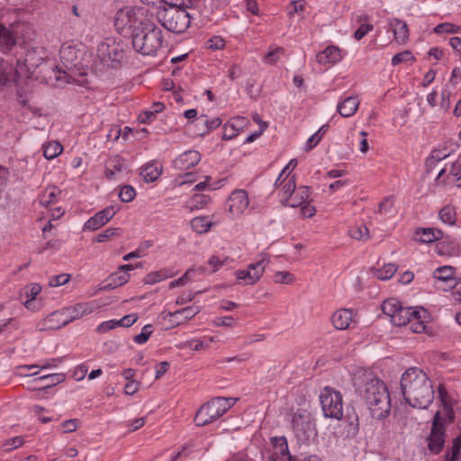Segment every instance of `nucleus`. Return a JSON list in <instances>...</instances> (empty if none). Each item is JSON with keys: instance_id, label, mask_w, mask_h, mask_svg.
I'll return each mask as SVG.
<instances>
[{"instance_id": "1", "label": "nucleus", "mask_w": 461, "mask_h": 461, "mask_svg": "<svg viewBox=\"0 0 461 461\" xmlns=\"http://www.w3.org/2000/svg\"><path fill=\"white\" fill-rule=\"evenodd\" d=\"M401 390L406 403L413 408L427 409L434 400L432 382L418 367H411L402 375Z\"/></svg>"}, {"instance_id": "2", "label": "nucleus", "mask_w": 461, "mask_h": 461, "mask_svg": "<svg viewBox=\"0 0 461 461\" xmlns=\"http://www.w3.org/2000/svg\"><path fill=\"white\" fill-rule=\"evenodd\" d=\"M86 47L80 41H69L62 44L59 57L66 69L59 68L56 79L68 84L74 83L72 74L85 75L87 65L84 63Z\"/></svg>"}, {"instance_id": "3", "label": "nucleus", "mask_w": 461, "mask_h": 461, "mask_svg": "<svg viewBox=\"0 0 461 461\" xmlns=\"http://www.w3.org/2000/svg\"><path fill=\"white\" fill-rule=\"evenodd\" d=\"M357 391L373 418L383 420L388 416L391 411V399L383 381L377 378L370 379Z\"/></svg>"}, {"instance_id": "4", "label": "nucleus", "mask_w": 461, "mask_h": 461, "mask_svg": "<svg viewBox=\"0 0 461 461\" xmlns=\"http://www.w3.org/2000/svg\"><path fill=\"white\" fill-rule=\"evenodd\" d=\"M163 44V32L161 29L149 21L140 31L132 33V46L134 50L144 56H154Z\"/></svg>"}, {"instance_id": "5", "label": "nucleus", "mask_w": 461, "mask_h": 461, "mask_svg": "<svg viewBox=\"0 0 461 461\" xmlns=\"http://www.w3.org/2000/svg\"><path fill=\"white\" fill-rule=\"evenodd\" d=\"M184 7H163L158 12L161 25L174 33H183L190 24L192 14Z\"/></svg>"}, {"instance_id": "6", "label": "nucleus", "mask_w": 461, "mask_h": 461, "mask_svg": "<svg viewBox=\"0 0 461 461\" xmlns=\"http://www.w3.org/2000/svg\"><path fill=\"white\" fill-rule=\"evenodd\" d=\"M149 21L145 9L125 6L115 14L114 26L120 33L131 30L132 34L137 30L140 31Z\"/></svg>"}, {"instance_id": "7", "label": "nucleus", "mask_w": 461, "mask_h": 461, "mask_svg": "<svg viewBox=\"0 0 461 461\" xmlns=\"http://www.w3.org/2000/svg\"><path fill=\"white\" fill-rule=\"evenodd\" d=\"M233 398L217 397L203 404L196 412L194 421L197 426H205L221 417L233 405Z\"/></svg>"}, {"instance_id": "8", "label": "nucleus", "mask_w": 461, "mask_h": 461, "mask_svg": "<svg viewBox=\"0 0 461 461\" xmlns=\"http://www.w3.org/2000/svg\"><path fill=\"white\" fill-rule=\"evenodd\" d=\"M124 47L122 40L107 37L98 44L97 57L104 66L115 68L122 63L125 57Z\"/></svg>"}, {"instance_id": "9", "label": "nucleus", "mask_w": 461, "mask_h": 461, "mask_svg": "<svg viewBox=\"0 0 461 461\" xmlns=\"http://www.w3.org/2000/svg\"><path fill=\"white\" fill-rule=\"evenodd\" d=\"M47 64V52L43 48L28 50L24 56L16 60V74L18 77H31L41 67Z\"/></svg>"}, {"instance_id": "10", "label": "nucleus", "mask_w": 461, "mask_h": 461, "mask_svg": "<svg viewBox=\"0 0 461 461\" xmlns=\"http://www.w3.org/2000/svg\"><path fill=\"white\" fill-rule=\"evenodd\" d=\"M320 401L324 416L341 420L343 417V399L339 391L326 386L320 394Z\"/></svg>"}, {"instance_id": "11", "label": "nucleus", "mask_w": 461, "mask_h": 461, "mask_svg": "<svg viewBox=\"0 0 461 461\" xmlns=\"http://www.w3.org/2000/svg\"><path fill=\"white\" fill-rule=\"evenodd\" d=\"M269 264V258L263 256L260 260L249 264L246 269H239L234 275L240 285H255L263 276L266 267Z\"/></svg>"}, {"instance_id": "12", "label": "nucleus", "mask_w": 461, "mask_h": 461, "mask_svg": "<svg viewBox=\"0 0 461 461\" xmlns=\"http://www.w3.org/2000/svg\"><path fill=\"white\" fill-rule=\"evenodd\" d=\"M446 422L441 421V412H436L433 417L432 428L429 436L427 438L428 448L432 454H438L445 444V428Z\"/></svg>"}, {"instance_id": "13", "label": "nucleus", "mask_w": 461, "mask_h": 461, "mask_svg": "<svg viewBox=\"0 0 461 461\" xmlns=\"http://www.w3.org/2000/svg\"><path fill=\"white\" fill-rule=\"evenodd\" d=\"M249 194L246 190L235 189L227 199L228 212L233 218H239L249 210Z\"/></svg>"}, {"instance_id": "14", "label": "nucleus", "mask_w": 461, "mask_h": 461, "mask_svg": "<svg viewBox=\"0 0 461 461\" xmlns=\"http://www.w3.org/2000/svg\"><path fill=\"white\" fill-rule=\"evenodd\" d=\"M438 400L441 402L440 410L436 412H441V421L450 423L454 420L453 406L455 401L447 393L444 384H439L438 387Z\"/></svg>"}, {"instance_id": "15", "label": "nucleus", "mask_w": 461, "mask_h": 461, "mask_svg": "<svg viewBox=\"0 0 461 461\" xmlns=\"http://www.w3.org/2000/svg\"><path fill=\"white\" fill-rule=\"evenodd\" d=\"M95 308L96 306L93 302H87L79 303L68 307L62 308L61 311L68 324L75 320L82 318L85 315L91 314L95 310Z\"/></svg>"}, {"instance_id": "16", "label": "nucleus", "mask_w": 461, "mask_h": 461, "mask_svg": "<svg viewBox=\"0 0 461 461\" xmlns=\"http://www.w3.org/2000/svg\"><path fill=\"white\" fill-rule=\"evenodd\" d=\"M117 212L114 206H108L96 212L84 224V230H95L105 225Z\"/></svg>"}, {"instance_id": "17", "label": "nucleus", "mask_w": 461, "mask_h": 461, "mask_svg": "<svg viewBox=\"0 0 461 461\" xmlns=\"http://www.w3.org/2000/svg\"><path fill=\"white\" fill-rule=\"evenodd\" d=\"M271 444L274 450L269 461H294L285 437H274L271 438Z\"/></svg>"}, {"instance_id": "18", "label": "nucleus", "mask_w": 461, "mask_h": 461, "mask_svg": "<svg viewBox=\"0 0 461 461\" xmlns=\"http://www.w3.org/2000/svg\"><path fill=\"white\" fill-rule=\"evenodd\" d=\"M201 160V155L197 150H187L179 155L173 161V166L180 171H186L196 166Z\"/></svg>"}, {"instance_id": "19", "label": "nucleus", "mask_w": 461, "mask_h": 461, "mask_svg": "<svg viewBox=\"0 0 461 461\" xmlns=\"http://www.w3.org/2000/svg\"><path fill=\"white\" fill-rule=\"evenodd\" d=\"M344 55L337 46H328L325 50L316 54V61L323 66H332L339 62Z\"/></svg>"}, {"instance_id": "20", "label": "nucleus", "mask_w": 461, "mask_h": 461, "mask_svg": "<svg viewBox=\"0 0 461 461\" xmlns=\"http://www.w3.org/2000/svg\"><path fill=\"white\" fill-rule=\"evenodd\" d=\"M68 325V321L62 313V311H56L49 314L46 318L38 322L37 328L40 330H58Z\"/></svg>"}, {"instance_id": "21", "label": "nucleus", "mask_w": 461, "mask_h": 461, "mask_svg": "<svg viewBox=\"0 0 461 461\" xmlns=\"http://www.w3.org/2000/svg\"><path fill=\"white\" fill-rule=\"evenodd\" d=\"M249 123V120L244 116H236L231 118L223 125V140H231L239 133L241 130H243L247 124Z\"/></svg>"}, {"instance_id": "22", "label": "nucleus", "mask_w": 461, "mask_h": 461, "mask_svg": "<svg viewBox=\"0 0 461 461\" xmlns=\"http://www.w3.org/2000/svg\"><path fill=\"white\" fill-rule=\"evenodd\" d=\"M201 312V307L198 305H192L185 307L183 309L168 312L167 317L170 318V321L175 325H180L188 320L194 318L196 314Z\"/></svg>"}, {"instance_id": "23", "label": "nucleus", "mask_w": 461, "mask_h": 461, "mask_svg": "<svg viewBox=\"0 0 461 461\" xmlns=\"http://www.w3.org/2000/svg\"><path fill=\"white\" fill-rule=\"evenodd\" d=\"M18 78L13 65L0 57V94L10 82L16 81Z\"/></svg>"}, {"instance_id": "24", "label": "nucleus", "mask_w": 461, "mask_h": 461, "mask_svg": "<svg viewBox=\"0 0 461 461\" xmlns=\"http://www.w3.org/2000/svg\"><path fill=\"white\" fill-rule=\"evenodd\" d=\"M359 104L360 101L357 95L348 96L338 103L337 111L342 117H351L357 113Z\"/></svg>"}, {"instance_id": "25", "label": "nucleus", "mask_w": 461, "mask_h": 461, "mask_svg": "<svg viewBox=\"0 0 461 461\" xmlns=\"http://www.w3.org/2000/svg\"><path fill=\"white\" fill-rule=\"evenodd\" d=\"M354 313L352 310L349 309H340L336 311L332 317L331 321L333 323V326L337 330H346L349 328L350 324L353 321Z\"/></svg>"}, {"instance_id": "26", "label": "nucleus", "mask_w": 461, "mask_h": 461, "mask_svg": "<svg viewBox=\"0 0 461 461\" xmlns=\"http://www.w3.org/2000/svg\"><path fill=\"white\" fill-rule=\"evenodd\" d=\"M310 196V189L308 186L301 185L298 188H295L294 194L288 198L285 199L283 203L291 207H298L303 205L304 203L309 201Z\"/></svg>"}, {"instance_id": "27", "label": "nucleus", "mask_w": 461, "mask_h": 461, "mask_svg": "<svg viewBox=\"0 0 461 461\" xmlns=\"http://www.w3.org/2000/svg\"><path fill=\"white\" fill-rule=\"evenodd\" d=\"M130 280V274L118 268L117 271L111 274L106 279V284L102 287L104 290H113L116 287L127 284Z\"/></svg>"}, {"instance_id": "28", "label": "nucleus", "mask_w": 461, "mask_h": 461, "mask_svg": "<svg viewBox=\"0 0 461 461\" xmlns=\"http://www.w3.org/2000/svg\"><path fill=\"white\" fill-rule=\"evenodd\" d=\"M389 26L393 32L395 41L399 43H405L409 37L407 23L400 19L394 18L389 22Z\"/></svg>"}, {"instance_id": "29", "label": "nucleus", "mask_w": 461, "mask_h": 461, "mask_svg": "<svg viewBox=\"0 0 461 461\" xmlns=\"http://www.w3.org/2000/svg\"><path fill=\"white\" fill-rule=\"evenodd\" d=\"M16 44V38L12 31L0 23V52L6 54Z\"/></svg>"}, {"instance_id": "30", "label": "nucleus", "mask_w": 461, "mask_h": 461, "mask_svg": "<svg viewBox=\"0 0 461 461\" xmlns=\"http://www.w3.org/2000/svg\"><path fill=\"white\" fill-rule=\"evenodd\" d=\"M418 312V307H403L401 305L391 321L395 326H404L411 320V316Z\"/></svg>"}, {"instance_id": "31", "label": "nucleus", "mask_w": 461, "mask_h": 461, "mask_svg": "<svg viewBox=\"0 0 461 461\" xmlns=\"http://www.w3.org/2000/svg\"><path fill=\"white\" fill-rule=\"evenodd\" d=\"M41 292V286L38 283H32L23 287L22 296H25L26 300L23 305L29 310H34V300Z\"/></svg>"}, {"instance_id": "32", "label": "nucleus", "mask_w": 461, "mask_h": 461, "mask_svg": "<svg viewBox=\"0 0 461 461\" xmlns=\"http://www.w3.org/2000/svg\"><path fill=\"white\" fill-rule=\"evenodd\" d=\"M275 186L281 188V192L283 193L284 200L288 199L295 191L296 182L295 176L283 177L281 181H279V176H277Z\"/></svg>"}, {"instance_id": "33", "label": "nucleus", "mask_w": 461, "mask_h": 461, "mask_svg": "<svg viewBox=\"0 0 461 461\" xmlns=\"http://www.w3.org/2000/svg\"><path fill=\"white\" fill-rule=\"evenodd\" d=\"M125 161L120 156L111 157L106 161L105 175L108 179H114L115 175L122 172L124 168Z\"/></svg>"}, {"instance_id": "34", "label": "nucleus", "mask_w": 461, "mask_h": 461, "mask_svg": "<svg viewBox=\"0 0 461 461\" xmlns=\"http://www.w3.org/2000/svg\"><path fill=\"white\" fill-rule=\"evenodd\" d=\"M455 268L450 266H444L438 267L433 272V277L447 283L450 287H453L456 285V279H455Z\"/></svg>"}, {"instance_id": "35", "label": "nucleus", "mask_w": 461, "mask_h": 461, "mask_svg": "<svg viewBox=\"0 0 461 461\" xmlns=\"http://www.w3.org/2000/svg\"><path fill=\"white\" fill-rule=\"evenodd\" d=\"M162 173V167L156 162H151L147 164L142 167L140 171V176L147 183H151L156 181Z\"/></svg>"}, {"instance_id": "36", "label": "nucleus", "mask_w": 461, "mask_h": 461, "mask_svg": "<svg viewBox=\"0 0 461 461\" xmlns=\"http://www.w3.org/2000/svg\"><path fill=\"white\" fill-rule=\"evenodd\" d=\"M416 236L420 242L430 243L440 240L443 237V232L438 229L426 228L418 230Z\"/></svg>"}, {"instance_id": "37", "label": "nucleus", "mask_w": 461, "mask_h": 461, "mask_svg": "<svg viewBox=\"0 0 461 461\" xmlns=\"http://www.w3.org/2000/svg\"><path fill=\"white\" fill-rule=\"evenodd\" d=\"M419 312L411 316V320L408 322L411 325V330L414 333H422L426 330V324L423 321L427 317V311L419 307Z\"/></svg>"}, {"instance_id": "38", "label": "nucleus", "mask_w": 461, "mask_h": 461, "mask_svg": "<svg viewBox=\"0 0 461 461\" xmlns=\"http://www.w3.org/2000/svg\"><path fill=\"white\" fill-rule=\"evenodd\" d=\"M211 203V196L205 194H194L186 202V207L190 211L201 210Z\"/></svg>"}, {"instance_id": "39", "label": "nucleus", "mask_w": 461, "mask_h": 461, "mask_svg": "<svg viewBox=\"0 0 461 461\" xmlns=\"http://www.w3.org/2000/svg\"><path fill=\"white\" fill-rule=\"evenodd\" d=\"M163 3L167 5V7H184V8H193L201 10L202 5L204 3V0H162ZM201 14L207 16V14H203V11H200Z\"/></svg>"}, {"instance_id": "40", "label": "nucleus", "mask_w": 461, "mask_h": 461, "mask_svg": "<svg viewBox=\"0 0 461 461\" xmlns=\"http://www.w3.org/2000/svg\"><path fill=\"white\" fill-rule=\"evenodd\" d=\"M213 225L211 216H198L191 221V227L194 231L203 234L210 230Z\"/></svg>"}, {"instance_id": "41", "label": "nucleus", "mask_w": 461, "mask_h": 461, "mask_svg": "<svg viewBox=\"0 0 461 461\" xmlns=\"http://www.w3.org/2000/svg\"><path fill=\"white\" fill-rule=\"evenodd\" d=\"M233 259L226 255H212L208 259V267L211 273L217 272L221 267L230 265Z\"/></svg>"}, {"instance_id": "42", "label": "nucleus", "mask_w": 461, "mask_h": 461, "mask_svg": "<svg viewBox=\"0 0 461 461\" xmlns=\"http://www.w3.org/2000/svg\"><path fill=\"white\" fill-rule=\"evenodd\" d=\"M60 190L57 186H48L39 196L40 203L43 206H49L57 202V197Z\"/></svg>"}, {"instance_id": "43", "label": "nucleus", "mask_w": 461, "mask_h": 461, "mask_svg": "<svg viewBox=\"0 0 461 461\" xmlns=\"http://www.w3.org/2000/svg\"><path fill=\"white\" fill-rule=\"evenodd\" d=\"M164 108V104L160 102H156L149 110H146L140 113L138 119L141 123H149L154 120L156 114L162 112Z\"/></svg>"}, {"instance_id": "44", "label": "nucleus", "mask_w": 461, "mask_h": 461, "mask_svg": "<svg viewBox=\"0 0 461 461\" xmlns=\"http://www.w3.org/2000/svg\"><path fill=\"white\" fill-rule=\"evenodd\" d=\"M42 149L44 158L50 160L61 154L63 147L58 141H50L42 145Z\"/></svg>"}, {"instance_id": "45", "label": "nucleus", "mask_w": 461, "mask_h": 461, "mask_svg": "<svg viewBox=\"0 0 461 461\" xmlns=\"http://www.w3.org/2000/svg\"><path fill=\"white\" fill-rule=\"evenodd\" d=\"M42 380H47L48 384L46 385L41 386V387L34 388V390H38V391H40V390H48L51 386L62 383L65 380V375H64V374H50V375H41V376H40L38 378H35L34 382L42 381Z\"/></svg>"}, {"instance_id": "46", "label": "nucleus", "mask_w": 461, "mask_h": 461, "mask_svg": "<svg viewBox=\"0 0 461 461\" xmlns=\"http://www.w3.org/2000/svg\"><path fill=\"white\" fill-rule=\"evenodd\" d=\"M438 217L443 223L455 225L456 221V208L450 204L445 205L439 211Z\"/></svg>"}, {"instance_id": "47", "label": "nucleus", "mask_w": 461, "mask_h": 461, "mask_svg": "<svg viewBox=\"0 0 461 461\" xmlns=\"http://www.w3.org/2000/svg\"><path fill=\"white\" fill-rule=\"evenodd\" d=\"M402 305L401 302L396 298H389L382 303V311L392 321L393 317L396 314L398 308Z\"/></svg>"}, {"instance_id": "48", "label": "nucleus", "mask_w": 461, "mask_h": 461, "mask_svg": "<svg viewBox=\"0 0 461 461\" xmlns=\"http://www.w3.org/2000/svg\"><path fill=\"white\" fill-rule=\"evenodd\" d=\"M397 271V266L393 263L384 264L381 268L375 270V276L380 280H389Z\"/></svg>"}, {"instance_id": "49", "label": "nucleus", "mask_w": 461, "mask_h": 461, "mask_svg": "<svg viewBox=\"0 0 461 461\" xmlns=\"http://www.w3.org/2000/svg\"><path fill=\"white\" fill-rule=\"evenodd\" d=\"M348 233L352 239L358 240H365L369 237L368 228L365 224L352 226L348 230Z\"/></svg>"}, {"instance_id": "50", "label": "nucleus", "mask_w": 461, "mask_h": 461, "mask_svg": "<svg viewBox=\"0 0 461 461\" xmlns=\"http://www.w3.org/2000/svg\"><path fill=\"white\" fill-rule=\"evenodd\" d=\"M284 53L285 50L281 47L270 49L264 56L263 62L267 65H276Z\"/></svg>"}, {"instance_id": "51", "label": "nucleus", "mask_w": 461, "mask_h": 461, "mask_svg": "<svg viewBox=\"0 0 461 461\" xmlns=\"http://www.w3.org/2000/svg\"><path fill=\"white\" fill-rule=\"evenodd\" d=\"M168 276H169V275L167 270L154 271V272L149 273L144 277V283L146 285H154L156 283H158V282H161V281L167 279Z\"/></svg>"}, {"instance_id": "52", "label": "nucleus", "mask_w": 461, "mask_h": 461, "mask_svg": "<svg viewBox=\"0 0 461 461\" xmlns=\"http://www.w3.org/2000/svg\"><path fill=\"white\" fill-rule=\"evenodd\" d=\"M461 450V437H456L452 441L450 452L447 455L445 461H459Z\"/></svg>"}, {"instance_id": "53", "label": "nucleus", "mask_w": 461, "mask_h": 461, "mask_svg": "<svg viewBox=\"0 0 461 461\" xmlns=\"http://www.w3.org/2000/svg\"><path fill=\"white\" fill-rule=\"evenodd\" d=\"M412 60H414V56L412 55V53L410 50H403L395 54L392 58V65L397 66Z\"/></svg>"}, {"instance_id": "54", "label": "nucleus", "mask_w": 461, "mask_h": 461, "mask_svg": "<svg viewBox=\"0 0 461 461\" xmlns=\"http://www.w3.org/2000/svg\"><path fill=\"white\" fill-rule=\"evenodd\" d=\"M393 199L391 196L384 198L378 204V208L375 211L376 213L386 215L393 212Z\"/></svg>"}, {"instance_id": "55", "label": "nucleus", "mask_w": 461, "mask_h": 461, "mask_svg": "<svg viewBox=\"0 0 461 461\" xmlns=\"http://www.w3.org/2000/svg\"><path fill=\"white\" fill-rule=\"evenodd\" d=\"M136 196V191L131 185H124L121 188L119 198L123 203L131 202Z\"/></svg>"}, {"instance_id": "56", "label": "nucleus", "mask_w": 461, "mask_h": 461, "mask_svg": "<svg viewBox=\"0 0 461 461\" xmlns=\"http://www.w3.org/2000/svg\"><path fill=\"white\" fill-rule=\"evenodd\" d=\"M433 31L437 34L456 33L458 32V27L450 23H444L438 24Z\"/></svg>"}, {"instance_id": "57", "label": "nucleus", "mask_w": 461, "mask_h": 461, "mask_svg": "<svg viewBox=\"0 0 461 461\" xmlns=\"http://www.w3.org/2000/svg\"><path fill=\"white\" fill-rule=\"evenodd\" d=\"M197 120L200 123L206 125V131L214 130L221 124V120L218 117L209 120L206 115H201Z\"/></svg>"}, {"instance_id": "58", "label": "nucleus", "mask_w": 461, "mask_h": 461, "mask_svg": "<svg viewBox=\"0 0 461 461\" xmlns=\"http://www.w3.org/2000/svg\"><path fill=\"white\" fill-rule=\"evenodd\" d=\"M207 347H208V344L204 345V343L201 339H197L185 341V342L181 343V345L179 346L180 348H190L192 350H195V351L201 350L203 348H207Z\"/></svg>"}, {"instance_id": "59", "label": "nucleus", "mask_w": 461, "mask_h": 461, "mask_svg": "<svg viewBox=\"0 0 461 461\" xmlns=\"http://www.w3.org/2000/svg\"><path fill=\"white\" fill-rule=\"evenodd\" d=\"M204 181L200 182L194 187V191L216 190L219 188L217 184H211L212 177L206 176Z\"/></svg>"}, {"instance_id": "60", "label": "nucleus", "mask_w": 461, "mask_h": 461, "mask_svg": "<svg viewBox=\"0 0 461 461\" xmlns=\"http://www.w3.org/2000/svg\"><path fill=\"white\" fill-rule=\"evenodd\" d=\"M70 279V276L68 274H60L57 276H53L49 280L50 286L57 287L67 284Z\"/></svg>"}, {"instance_id": "61", "label": "nucleus", "mask_w": 461, "mask_h": 461, "mask_svg": "<svg viewBox=\"0 0 461 461\" xmlns=\"http://www.w3.org/2000/svg\"><path fill=\"white\" fill-rule=\"evenodd\" d=\"M151 334H152L151 325H145L142 328L141 332L134 337V341L137 344H144L149 339V338L150 337Z\"/></svg>"}, {"instance_id": "62", "label": "nucleus", "mask_w": 461, "mask_h": 461, "mask_svg": "<svg viewBox=\"0 0 461 461\" xmlns=\"http://www.w3.org/2000/svg\"><path fill=\"white\" fill-rule=\"evenodd\" d=\"M273 279L276 284H290L294 280L292 274L287 271L276 272Z\"/></svg>"}, {"instance_id": "63", "label": "nucleus", "mask_w": 461, "mask_h": 461, "mask_svg": "<svg viewBox=\"0 0 461 461\" xmlns=\"http://www.w3.org/2000/svg\"><path fill=\"white\" fill-rule=\"evenodd\" d=\"M449 156V153L446 150L434 149L429 158L427 160V164H433L434 162H439Z\"/></svg>"}, {"instance_id": "64", "label": "nucleus", "mask_w": 461, "mask_h": 461, "mask_svg": "<svg viewBox=\"0 0 461 461\" xmlns=\"http://www.w3.org/2000/svg\"><path fill=\"white\" fill-rule=\"evenodd\" d=\"M78 423L79 420L77 419L64 420L60 425L63 429V433H70L77 430Z\"/></svg>"}]
</instances>
